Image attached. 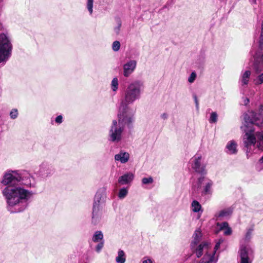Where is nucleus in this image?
Segmentation results:
<instances>
[{"label":"nucleus","instance_id":"58836bf2","mask_svg":"<svg viewBox=\"0 0 263 263\" xmlns=\"http://www.w3.org/2000/svg\"><path fill=\"white\" fill-rule=\"evenodd\" d=\"M253 68L255 70V71L256 72V73H259L261 71H262V69L260 68L259 67V66H258V64H257V63H255L253 65Z\"/></svg>","mask_w":263,"mask_h":263},{"label":"nucleus","instance_id":"cd10ccee","mask_svg":"<svg viewBox=\"0 0 263 263\" xmlns=\"http://www.w3.org/2000/svg\"><path fill=\"white\" fill-rule=\"evenodd\" d=\"M254 84L259 85L263 83V72L254 80Z\"/></svg>","mask_w":263,"mask_h":263},{"label":"nucleus","instance_id":"09e8293b","mask_svg":"<svg viewBox=\"0 0 263 263\" xmlns=\"http://www.w3.org/2000/svg\"><path fill=\"white\" fill-rule=\"evenodd\" d=\"M249 1L252 4H256V0H249Z\"/></svg>","mask_w":263,"mask_h":263},{"label":"nucleus","instance_id":"a18cd8bd","mask_svg":"<svg viewBox=\"0 0 263 263\" xmlns=\"http://www.w3.org/2000/svg\"><path fill=\"white\" fill-rule=\"evenodd\" d=\"M249 102V100L248 98H245L243 100V104L244 105H247Z\"/></svg>","mask_w":263,"mask_h":263},{"label":"nucleus","instance_id":"5701e85b","mask_svg":"<svg viewBox=\"0 0 263 263\" xmlns=\"http://www.w3.org/2000/svg\"><path fill=\"white\" fill-rule=\"evenodd\" d=\"M213 182L211 180H208L203 187V193L205 194H211L212 193V187Z\"/></svg>","mask_w":263,"mask_h":263},{"label":"nucleus","instance_id":"79ce46f5","mask_svg":"<svg viewBox=\"0 0 263 263\" xmlns=\"http://www.w3.org/2000/svg\"><path fill=\"white\" fill-rule=\"evenodd\" d=\"M220 241H219L218 242H217L215 246V247L214 249H212L213 250H214L215 251V252L217 250H218L219 248V246H220Z\"/></svg>","mask_w":263,"mask_h":263},{"label":"nucleus","instance_id":"603ef678","mask_svg":"<svg viewBox=\"0 0 263 263\" xmlns=\"http://www.w3.org/2000/svg\"><path fill=\"white\" fill-rule=\"evenodd\" d=\"M260 60H261V62L263 63V54L261 55V56L260 57Z\"/></svg>","mask_w":263,"mask_h":263},{"label":"nucleus","instance_id":"f704fd0d","mask_svg":"<svg viewBox=\"0 0 263 263\" xmlns=\"http://www.w3.org/2000/svg\"><path fill=\"white\" fill-rule=\"evenodd\" d=\"M196 77H197V75L195 72H192V73L191 74V75L190 76V77L188 78V82L190 83H193L194 82V81L195 80Z\"/></svg>","mask_w":263,"mask_h":263},{"label":"nucleus","instance_id":"1a4fd4ad","mask_svg":"<svg viewBox=\"0 0 263 263\" xmlns=\"http://www.w3.org/2000/svg\"><path fill=\"white\" fill-rule=\"evenodd\" d=\"M210 251H215L212 250V248L210 247V244L208 242H203L199 245L196 249L194 251V253L196 254L198 258L201 257L202 255H206L209 254Z\"/></svg>","mask_w":263,"mask_h":263},{"label":"nucleus","instance_id":"39448f33","mask_svg":"<svg viewBox=\"0 0 263 263\" xmlns=\"http://www.w3.org/2000/svg\"><path fill=\"white\" fill-rule=\"evenodd\" d=\"M12 45L5 33L0 34V63L5 64L11 56Z\"/></svg>","mask_w":263,"mask_h":263},{"label":"nucleus","instance_id":"f3484780","mask_svg":"<svg viewBox=\"0 0 263 263\" xmlns=\"http://www.w3.org/2000/svg\"><path fill=\"white\" fill-rule=\"evenodd\" d=\"M233 213L231 208H228L222 210L215 214V217L220 220L229 218Z\"/></svg>","mask_w":263,"mask_h":263},{"label":"nucleus","instance_id":"c85d7f7f","mask_svg":"<svg viewBox=\"0 0 263 263\" xmlns=\"http://www.w3.org/2000/svg\"><path fill=\"white\" fill-rule=\"evenodd\" d=\"M121 47V44L119 41H116L112 43V49L114 51H118L120 50Z\"/></svg>","mask_w":263,"mask_h":263},{"label":"nucleus","instance_id":"4c0bfd02","mask_svg":"<svg viewBox=\"0 0 263 263\" xmlns=\"http://www.w3.org/2000/svg\"><path fill=\"white\" fill-rule=\"evenodd\" d=\"M121 27V22L120 21H119L118 24V25L116 27H115L114 29V31L115 32V33L116 34H118L119 33Z\"/></svg>","mask_w":263,"mask_h":263},{"label":"nucleus","instance_id":"864d4df0","mask_svg":"<svg viewBox=\"0 0 263 263\" xmlns=\"http://www.w3.org/2000/svg\"><path fill=\"white\" fill-rule=\"evenodd\" d=\"M26 185H28V186H30L31 184L30 183H28V184H26Z\"/></svg>","mask_w":263,"mask_h":263},{"label":"nucleus","instance_id":"9d476101","mask_svg":"<svg viewBox=\"0 0 263 263\" xmlns=\"http://www.w3.org/2000/svg\"><path fill=\"white\" fill-rule=\"evenodd\" d=\"M106 199V189L104 187L99 189L94 197L93 204L101 206L104 203Z\"/></svg>","mask_w":263,"mask_h":263},{"label":"nucleus","instance_id":"e433bc0d","mask_svg":"<svg viewBox=\"0 0 263 263\" xmlns=\"http://www.w3.org/2000/svg\"><path fill=\"white\" fill-rule=\"evenodd\" d=\"M141 263H154V261L149 257L146 256L142 258Z\"/></svg>","mask_w":263,"mask_h":263},{"label":"nucleus","instance_id":"0eeeda50","mask_svg":"<svg viewBox=\"0 0 263 263\" xmlns=\"http://www.w3.org/2000/svg\"><path fill=\"white\" fill-rule=\"evenodd\" d=\"M22 180V176L17 171H9L4 174L2 183L5 185H10L20 182Z\"/></svg>","mask_w":263,"mask_h":263},{"label":"nucleus","instance_id":"aec40b11","mask_svg":"<svg viewBox=\"0 0 263 263\" xmlns=\"http://www.w3.org/2000/svg\"><path fill=\"white\" fill-rule=\"evenodd\" d=\"M202 237V232L200 229H198L196 230L194 232V233L193 235V241L192 242V245L197 244L201 240Z\"/></svg>","mask_w":263,"mask_h":263},{"label":"nucleus","instance_id":"c03bdc74","mask_svg":"<svg viewBox=\"0 0 263 263\" xmlns=\"http://www.w3.org/2000/svg\"><path fill=\"white\" fill-rule=\"evenodd\" d=\"M251 234H252V231L251 230H249L247 232V234H246V238H250L251 236Z\"/></svg>","mask_w":263,"mask_h":263},{"label":"nucleus","instance_id":"7c9ffc66","mask_svg":"<svg viewBox=\"0 0 263 263\" xmlns=\"http://www.w3.org/2000/svg\"><path fill=\"white\" fill-rule=\"evenodd\" d=\"M217 121V114L216 112H212L209 119L210 123H216Z\"/></svg>","mask_w":263,"mask_h":263},{"label":"nucleus","instance_id":"ddd939ff","mask_svg":"<svg viewBox=\"0 0 263 263\" xmlns=\"http://www.w3.org/2000/svg\"><path fill=\"white\" fill-rule=\"evenodd\" d=\"M102 216V209L101 206L93 204L92 212V222L96 224Z\"/></svg>","mask_w":263,"mask_h":263},{"label":"nucleus","instance_id":"423d86ee","mask_svg":"<svg viewBox=\"0 0 263 263\" xmlns=\"http://www.w3.org/2000/svg\"><path fill=\"white\" fill-rule=\"evenodd\" d=\"M254 251L249 245H242L238 251L239 263H252Z\"/></svg>","mask_w":263,"mask_h":263},{"label":"nucleus","instance_id":"412c9836","mask_svg":"<svg viewBox=\"0 0 263 263\" xmlns=\"http://www.w3.org/2000/svg\"><path fill=\"white\" fill-rule=\"evenodd\" d=\"M192 210L193 212L195 213H199L201 212V213L202 212V207L199 202L196 200H194L191 204Z\"/></svg>","mask_w":263,"mask_h":263},{"label":"nucleus","instance_id":"9b49d317","mask_svg":"<svg viewBox=\"0 0 263 263\" xmlns=\"http://www.w3.org/2000/svg\"><path fill=\"white\" fill-rule=\"evenodd\" d=\"M137 66V61L135 60H130L123 65V75L125 77H128L135 71Z\"/></svg>","mask_w":263,"mask_h":263},{"label":"nucleus","instance_id":"4be33fe9","mask_svg":"<svg viewBox=\"0 0 263 263\" xmlns=\"http://www.w3.org/2000/svg\"><path fill=\"white\" fill-rule=\"evenodd\" d=\"M92 240L94 242L104 241L103 233L100 231H96L92 236Z\"/></svg>","mask_w":263,"mask_h":263},{"label":"nucleus","instance_id":"72a5a7b5","mask_svg":"<svg viewBox=\"0 0 263 263\" xmlns=\"http://www.w3.org/2000/svg\"><path fill=\"white\" fill-rule=\"evenodd\" d=\"M217 226L219 227L220 230H224L229 227L228 223L227 222H224L221 223H217Z\"/></svg>","mask_w":263,"mask_h":263},{"label":"nucleus","instance_id":"f257e3e1","mask_svg":"<svg viewBox=\"0 0 263 263\" xmlns=\"http://www.w3.org/2000/svg\"><path fill=\"white\" fill-rule=\"evenodd\" d=\"M134 120L133 115H126L119 112L118 120H114L108 131V140L119 143L123 138L125 127L130 128Z\"/></svg>","mask_w":263,"mask_h":263},{"label":"nucleus","instance_id":"3c124183","mask_svg":"<svg viewBox=\"0 0 263 263\" xmlns=\"http://www.w3.org/2000/svg\"><path fill=\"white\" fill-rule=\"evenodd\" d=\"M203 180V177L200 178L199 179V182H201Z\"/></svg>","mask_w":263,"mask_h":263},{"label":"nucleus","instance_id":"2f4dec72","mask_svg":"<svg viewBox=\"0 0 263 263\" xmlns=\"http://www.w3.org/2000/svg\"><path fill=\"white\" fill-rule=\"evenodd\" d=\"M142 182L144 184H151L153 182V179L152 177L143 178L142 179Z\"/></svg>","mask_w":263,"mask_h":263},{"label":"nucleus","instance_id":"393cba45","mask_svg":"<svg viewBox=\"0 0 263 263\" xmlns=\"http://www.w3.org/2000/svg\"><path fill=\"white\" fill-rule=\"evenodd\" d=\"M259 48L260 49H263V19L261 23V30H260V34L259 38Z\"/></svg>","mask_w":263,"mask_h":263},{"label":"nucleus","instance_id":"a19ab883","mask_svg":"<svg viewBox=\"0 0 263 263\" xmlns=\"http://www.w3.org/2000/svg\"><path fill=\"white\" fill-rule=\"evenodd\" d=\"M63 117L61 115H59L55 118V122L57 123L60 124L62 122Z\"/></svg>","mask_w":263,"mask_h":263},{"label":"nucleus","instance_id":"dca6fc26","mask_svg":"<svg viewBox=\"0 0 263 263\" xmlns=\"http://www.w3.org/2000/svg\"><path fill=\"white\" fill-rule=\"evenodd\" d=\"M256 114L254 112L249 111L244 116L245 122L247 123H252L258 125V124L256 123L258 120V117H256Z\"/></svg>","mask_w":263,"mask_h":263},{"label":"nucleus","instance_id":"ea45409f","mask_svg":"<svg viewBox=\"0 0 263 263\" xmlns=\"http://www.w3.org/2000/svg\"><path fill=\"white\" fill-rule=\"evenodd\" d=\"M232 233V230L229 227L224 230V234L226 235H230Z\"/></svg>","mask_w":263,"mask_h":263},{"label":"nucleus","instance_id":"a878e982","mask_svg":"<svg viewBox=\"0 0 263 263\" xmlns=\"http://www.w3.org/2000/svg\"><path fill=\"white\" fill-rule=\"evenodd\" d=\"M128 194V189L125 187H123L121 189L118 193V197L120 199H123Z\"/></svg>","mask_w":263,"mask_h":263},{"label":"nucleus","instance_id":"20e7f679","mask_svg":"<svg viewBox=\"0 0 263 263\" xmlns=\"http://www.w3.org/2000/svg\"><path fill=\"white\" fill-rule=\"evenodd\" d=\"M255 136L254 130L245 131V134L243 137V142L245 146L248 148L251 145H254L257 143V147L260 150L263 149V131L256 132ZM260 163H263V156L259 159Z\"/></svg>","mask_w":263,"mask_h":263},{"label":"nucleus","instance_id":"f03ea898","mask_svg":"<svg viewBox=\"0 0 263 263\" xmlns=\"http://www.w3.org/2000/svg\"><path fill=\"white\" fill-rule=\"evenodd\" d=\"M142 88L143 84L140 81H135L127 86L121 100L119 112L134 115L129 105L140 99Z\"/></svg>","mask_w":263,"mask_h":263},{"label":"nucleus","instance_id":"a211bd4d","mask_svg":"<svg viewBox=\"0 0 263 263\" xmlns=\"http://www.w3.org/2000/svg\"><path fill=\"white\" fill-rule=\"evenodd\" d=\"M251 71L250 70H247L242 71L240 77V82L242 86H247L250 81Z\"/></svg>","mask_w":263,"mask_h":263},{"label":"nucleus","instance_id":"49530a36","mask_svg":"<svg viewBox=\"0 0 263 263\" xmlns=\"http://www.w3.org/2000/svg\"><path fill=\"white\" fill-rule=\"evenodd\" d=\"M162 118L165 119L167 118V115L166 114H163L161 116Z\"/></svg>","mask_w":263,"mask_h":263},{"label":"nucleus","instance_id":"6e6552de","mask_svg":"<svg viewBox=\"0 0 263 263\" xmlns=\"http://www.w3.org/2000/svg\"><path fill=\"white\" fill-rule=\"evenodd\" d=\"M201 161V156L195 155L191 159L192 167L196 172L201 174H206L205 165L202 164Z\"/></svg>","mask_w":263,"mask_h":263},{"label":"nucleus","instance_id":"de8ad7c7","mask_svg":"<svg viewBox=\"0 0 263 263\" xmlns=\"http://www.w3.org/2000/svg\"><path fill=\"white\" fill-rule=\"evenodd\" d=\"M43 168H41L40 170V174L42 175V176H44L45 175V174L43 173Z\"/></svg>","mask_w":263,"mask_h":263},{"label":"nucleus","instance_id":"2eb2a0df","mask_svg":"<svg viewBox=\"0 0 263 263\" xmlns=\"http://www.w3.org/2000/svg\"><path fill=\"white\" fill-rule=\"evenodd\" d=\"M206 255H204L200 260V263H216L217 257L215 256V251H210Z\"/></svg>","mask_w":263,"mask_h":263},{"label":"nucleus","instance_id":"4468645a","mask_svg":"<svg viewBox=\"0 0 263 263\" xmlns=\"http://www.w3.org/2000/svg\"><path fill=\"white\" fill-rule=\"evenodd\" d=\"M134 179V174L132 172H127L120 176L118 182L121 185L128 184L132 182Z\"/></svg>","mask_w":263,"mask_h":263},{"label":"nucleus","instance_id":"bb28decb","mask_svg":"<svg viewBox=\"0 0 263 263\" xmlns=\"http://www.w3.org/2000/svg\"><path fill=\"white\" fill-rule=\"evenodd\" d=\"M118 80L117 78H114L111 81V88L112 91H116L118 89Z\"/></svg>","mask_w":263,"mask_h":263},{"label":"nucleus","instance_id":"473e14b6","mask_svg":"<svg viewBox=\"0 0 263 263\" xmlns=\"http://www.w3.org/2000/svg\"><path fill=\"white\" fill-rule=\"evenodd\" d=\"M104 244V241L99 242V243L96 246V248H95L96 251L97 253H100L101 252V250L103 248Z\"/></svg>","mask_w":263,"mask_h":263},{"label":"nucleus","instance_id":"f8f14e48","mask_svg":"<svg viewBox=\"0 0 263 263\" xmlns=\"http://www.w3.org/2000/svg\"><path fill=\"white\" fill-rule=\"evenodd\" d=\"M130 158V155L128 152L124 151H120L119 153L115 155V160L121 163L124 164L127 163Z\"/></svg>","mask_w":263,"mask_h":263},{"label":"nucleus","instance_id":"37998d69","mask_svg":"<svg viewBox=\"0 0 263 263\" xmlns=\"http://www.w3.org/2000/svg\"><path fill=\"white\" fill-rule=\"evenodd\" d=\"M194 100H195V103H196V107L198 108V106H199V103H198V100L197 96H194Z\"/></svg>","mask_w":263,"mask_h":263},{"label":"nucleus","instance_id":"c9c22d12","mask_svg":"<svg viewBox=\"0 0 263 263\" xmlns=\"http://www.w3.org/2000/svg\"><path fill=\"white\" fill-rule=\"evenodd\" d=\"M18 115L17 110L16 109H13L10 112V116L11 119H14L17 118Z\"/></svg>","mask_w":263,"mask_h":263},{"label":"nucleus","instance_id":"b1692460","mask_svg":"<svg viewBox=\"0 0 263 263\" xmlns=\"http://www.w3.org/2000/svg\"><path fill=\"white\" fill-rule=\"evenodd\" d=\"M126 260L125 254L123 250H119L118 252V256L116 258L117 263H125Z\"/></svg>","mask_w":263,"mask_h":263},{"label":"nucleus","instance_id":"c756f323","mask_svg":"<svg viewBox=\"0 0 263 263\" xmlns=\"http://www.w3.org/2000/svg\"><path fill=\"white\" fill-rule=\"evenodd\" d=\"M93 0H87V8L90 14H91L93 12Z\"/></svg>","mask_w":263,"mask_h":263},{"label":"nucleus","instance_id":"8fccbe9b","mask_svg":"<svg viewBox=\"0 0 263 263\" xmlns=\"http://www.w3.org/2000/svg\"><path fill=\"white\" fill-rule=\"evenodd\" d=\"M24 209H25V208H24V207H23V208H22L21 209H18L17 211V212L22 211H23Z\"/></svg>","mask_w":263,"mask_h":263},{"label":"nucleus","instance_id":"7ed1b4c3","mask_svg":"<svg viewBox=\"0 0 263 263\" xmlns=\"http://www.w3.org/2000/svg\"><path fill=\"white\" fill-rule=\"evenodd\" d=\"M2 193L9 208L26 202L32 196L31 192L20 186L8 185Z\"/></svg>","mask_w":263,"mask_h":263},{"label":"nucleus","instance_id":"6ab92c4d","mask_svg":"<svg viewBox=\"0 0 263 263\" xmlns=\"http://www.w3.org/2000/svg\"><path fill=\"white\" fill-rule=\"evenodd\" d=\"M237 143L233 140L229 141L226 146L227 153L229 154H235L237 152Z\"/></svg>","mask_w":263,"mask_h":263}]
</instances>
